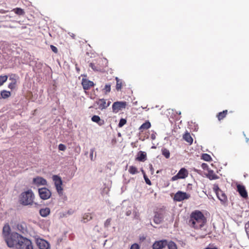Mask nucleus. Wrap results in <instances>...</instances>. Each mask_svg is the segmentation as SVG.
<instances>
[{"instance_id": "nucleus-6", "label": "nucleus", "mask_w": 249, "mask_h": 249, "mask_svg": "<svg viewBox=\"0 0 249 249\" xmlns=\"http://www.w3.org/2000/svg\"><path fill=\"white\" fill-rule=\"evenodd\" d=\"M126 102L125 101H117L113 103L112 109V112L117 113L119 111L124 109L126 106Z\"/></svg>"}, {"instance_id": "nucleus-41", "label": "nucleus", "mask_w": 249, "mask_h": 249, "mask_svg": "<svg viewBox=\"0 0 249 249\" xmlns=\"http://www.w3.org/2000/svg\"><path fill=\"white\" fill-rule=\"evenodd\" d=\"M111 221V219L110 218L107 219L104 223L105 227H106V228L108 227L110 225Z\"/></svg>"}, {"instance_id": "nucleus-29", "label": "nucleus", "mask_w": 249, "mask_h": 249, "mask_svg": "<svg viewBox=\"0 0 249 249\" xmlns=\"http://www.w3.org/2000/svg\"><path fill=\"white\" fill-rule=\"evenodd\" d=\"M201 159L206 161H210L212 160L211 157L209 154L206 153L202 154Z\"/></svg>"}, {"instance_id": "nucleus-40", "label": "nucleus", "mask_w": 249, "mask_h": 249, "mask_svg": "<svg viewBox=\"0 0 249 249\" xmlns=\"http://www.w3.org/2000/svg\"><path fill=\"white\" fill-rule=\"evenodd\" d=\"M133 218L135 219H138L140 217V213L138 212L134 211L133 212Z\"/></svg>"}, {"instance_id": "nucleus-51", "label": "nucleus", "mask_w": 249, "mask_h": 249, "mask_svg": "<svg viewBox=\"0 0 249 249\" xmlns=\"http://www.w3.org/2000/svg\"><path fill=\"white\" fill-rule=\"evenodd\" d=\"M201 167L203 169H205L208 167V165L206 163H202Z\"/></svg>"}, {"instance_id": "nucleus-32", "label": "nucleus", "mask_w": 249, "mask_h": 249, "mask_svg": "<svg viewBox=\"0 0 249 249\" xmlns=\"http://www.w3.org/2000/svg\"><path fill=\"white\" fill-rule=\"evenodd\" d=\"M151 126V124L149 122L143 123L140 127V129H147Z\"/></svg>"}, {"instance_id": "nucleus-2", "label": "nucleus", "mask_w": 249, "mask_h": 249, "mask_svg": "<svg viewBox=\"0 0 249 249\" xmlns=\"http://www.w3.org/2000/svg\"><path fill=\"white\" fill-rule=\"evenodd\" d=\"M35 195L32 190L22 192L19 197V202L24 206L32 205L34 203Z\"/></svg>"}, {"instance_id": "nucleus-31", "label": "nucleus", "mask_w": 249, "mask_h": 249, "mask_svg": "<svg viewBox=\"0 0 249 249\" xmlns=\"http://www.w3.org/2000/svg\"><path fill=\"white\" fill-rule=\"evenodd\" d=\"M227 113V110H225L222 112H219L217 115V117L219 120H221L223 119L224 117H225L226 114Z\"/></svg>"}, {"instance_id": "nucleus-7", "label": "nucleus", "mask_w": 249, "mask_h": 249, "mask_svg": "<svg viewBox=\"0 0 249 249\" xmlns=\"http://www.w3.org/2000/svg\"><path fill=\"white\" fill-rule=\"evenodd\" d=\"M188 176V171L185 168H181L178 174L171 178L172 181H175L178 179H184Z\"/></svg>"}, {"instance_id": "nucleus-14", "label": "nucleus", "mask_w": 249, "mask_h": 249, "mask_svg": "<svg viewBox=\"0 0 249 249\" xmlns=\"http://www.w3.org/2000/svg\"><path fill=\"white\" fill-rule=\"evenodd\" d=\"M11 229L8 224H6L3 227L2 230V236L3 237L4 240H6L7 238H8L11 233H10Z\"/></svg>"}, {"instance_id": "nucleus-49", "label": "nucleus", "mask_w": 249, "mask_h": 249, "mask_svg": "<svg viewBox=\"0 0 249 249\" xmlns=\"http://www.w3.org/2000/svg\"><path fill=\"white\" fill-rule=\"evenodd\" d=\"M156 133H152L151 135V138L152 140H154L156 139Z\"/></svg>"}, {"instance_id": "nucleus-43", "label": "nucleus", "mask_w": 249, "mask_h": 249, "mask_svg": "<svg viewBox=\"0 0 249 249\" xmlns=\"http://www.w3.org/2000/svg\"><path fill=\"white\" fill-rule=\"evenodd\" d=\"M143 178L146 183L148 185H150L151 184V181L144 174L143 175Z\"/></svg>"}, {"instance_id": "nucleus-53", "label": "nucleus", "mask_w": 249, "mask_h": 249, "mask_svg": "<svg viewBox=\"0 0 249 249\" xmlns=\"http://www.w3.org/2000/svg\"><path fill=\"white\" fill-rule=\"evenodd\" d=\"M204 249H218L216 247H214V248L207 247V248H205Z\"/></svg>"}, {"instance_id": "nucleus-44", "label": "nucleus", "mask_w": 249, "mask_h": 249, "mask_svg": "<svg viewBox=\"0 0 249 249\" xmlns=\"http://www.w3.org/2000/svg\"><path fill=\"white\" fill-rule=\"evenodd\" d=\"M94 151H95V148H91L90 150L89 157H90V158L91 160H94V159H93V153H94Z\"/></svg>"}, {"instance_id": "nucleus-17", "label": "nucleus", "mask_w": 249, "mask_h": 249, "mask_svg": "<svg viewBox=\"0 0 249 249\" xmlns=\"http://www.w3.org/2000/svg\"><path fill=\"white\" fill-rule=\"evenodd\" d=\"M96 104L98 106V108L101 110L107 108L106 100L104 98L97 100Z\"/></svg>"}, {"instance_id": "nucleus-22", "label": "nucleus", "mask_w": 249, "mask_h": 249, "mask_svg": "<svg viewBox=\"0 0 249 249\" xmlns=\"http://www.w3.org/2000/svg\"><path fill=\"white\" fill-rule=\"evenodd\" d=\"M183 139L190 144H192L193 139L191 137L190 134L188 132H186L183 136Z\"/></svg>"}, {"instance_id": "nucleus-18", "label": "nucleus", "mask_w": 249, "mask_h": 249, "mask_svg": "<svg viewBox=\"0 0 249 249\" xmlns=\"http://www.w3.org/2000/svg\"><path fill=\"white\" fill-rule=\"evenodd\" d=\"M17 230L21 233L24 234L27 232V228L25 223H22L17 225Z\"/></svg>"}, {"instance_id": "nucleus-20", "label": "nucleus", "mask_w": 249, "mask_h": 249, "mask_svg": "<svg viewBox=\"0 0 249 249\" xmlns=\"http://www.w3.org/2000/svg\"><path fill=\"white\" fill-rule=\"evenodd\" d=\"M136 159L140 161H144L146 160V154L143 151H139Z\"/></svg>"}, {"instance_id": "nucleus-46", "label": "nucleus", "mask_w": 249, "mask_h": 249, "mask_svg": "<svg viewBox=\"0 0 249 249\" xmlns=\"http://www.w3.org/2000/svg\"><path fill=\"white\" fill-rule=\"evenodd\" d=\"M130 249H140V248L137 244H134L131 246Z\"/></svg>"}, {"instance_id": "nucleus-38", "label": "nucleus", "mask_w": 249, "mask_h": 249, "mask_svg": "<svg viewBox=\"0 0 249 249\" xmlns=\"http://www.w3.org/2000/svg\"><path fill=\"white\" fill-rule=\"evenodd\" d=\"M126 123V120L125 119H121L120 120V122L118 124V126L119 127H123L125 124Z\"/></svg>"}, {"instance_id": "nucleus-48", "label": "nucleus", "mask_w": 249, "mask_h": 249, "mask_svg": "<svg viewBox=\"0 0 249 249\" xmlns=\"http://www.w3.org/2000/svg\"><path fill=\"white\" fill-rule=\"evenodd\" d=\"M131 213V210L130 209H128L125 212V214L126 216H129Z\"/></svg>"}, {"instance_id": "nucleus-21", "label": "nucleus", "mask_w": 249, "mask_h": 249, "mask_svg": "<svg viewBox=\"0 0 249 249\" xmlns=\"http://www.w3.org/2000/svg\"><path fill=\"white\" fill-rule=\"evenodd\" d=\"M50 213V209L49 208L41 209L39 211L40 215L43 217L47 216Z\"/></svg>"}, {"instance_id": "nucleus-30", "label": "nucleus", "mask_w": 249, "mask_h": 249, "mask_svg": "<svg viewBox=\"0 0 249 249\" xmlns=\"http://www.w3.org/2000/svg\"><path fill=\"white\" fill-rule=\"evenodd\" d=\"M166 245L168 246V249H177L176 244L173 241L167 242Z\"/></svg>"}, {"instance_id": "nucleus-28", "label": "nucleus", "mask_w": 249, "mask_h": 249, "mask_svg": "<svg viewBox=\"0 0 249 249\" xmlns=\"http://www.w3.org/2000/svg\"><path fill=\"white\" fill-rule=\"evenodd\" d=\"M91 120L95 123H98L99 125H102V123H101V120L99 116L97 115H94L91 118Z\"/></svg>"}, {"instance_id": "nucleus-33", "label": "nucleus", "mask_w": 249, "mask_h": 249, "mask_svg": "<svg viewBox=\"0 0 249 249\" xmlns=\"http://www.w3.org/2000/svg\"><path fill=\"white\" fill-rule=\"evenodd\" d=\"M15 13L18 15H23L24 14V12L23 9L20 8H16L13 10Z\"/></svg>"}, {"instance_id": "nucleus-39", "label": "nucleus", "mask_w": 249, "mask_h": 249, "mask_svg": "<svg viewBox=\"0 0 249 249\" xmlns=\"http://www.w3.org/2000/svg\"><path fill=\"white\" fill-rule=\"evenodd\" d=\"M213 189L216 194H219V193H221L222 191L219 188L217 185H214Z\"/></svg>"}, {"instance_id": "nucleus-11", "label": "nucleus", "mask_w": 249, "mask_h": 249, "mask_svg": "<svg viewBox=\"0 0 249 249\" xmlns=\"http://www.w3.org/2000/svg\"><path fill=\"white\" fill-rule=\"evenodd\" d=\"M33 183L36 186L47 185V181L42 177L37 176L33 179Z\"/></svg>"}, {"instance_id": "nucleus-52", "label": "nucleus", "mask_w": 249, "mask_h": 249, "mask_svg": "<svg viewBox=\"0 0 249 249\" xmlns=\"http://www.w3.org/2000/svg\"><path fill=\"white\" fill-rule=\"evenodd\" d=\"M110 104H111V102L109 101H108L107 102V103L106 102L107 108L110 106Z\"/></svg>"}, {"instance_id": "nucleus-1", "label": "nucleus", "mask_w": 249, "mask_h": 249, "mask_svg": "<svg viewBox=\"0 0 249 249\" xmlns=\"http://www.w3.org/2000/svg\"><path fill=\"white\" fill-rule=\"evenodd\" d=\"M206 222L205 218L200 211H196L192 213L189 224L195 229H201Z\"/></svg>"}, {"instance_id": "nucleus-37", "label": "nucleus", "mask_w": 249, "mask_h": 249, "mask_svg": "<svg viewBox=\"0 0 249 249\" xmlns=\"http://www.w3.org/2000/svg\"><path fill=\"white\" fill-rule=\"evenodd\" d=\"M105 94L109 93L111 90V85L110 84H106L103 89Z\"/></svg>"}, {"instance_id": "nucleus-54", "label": "nucleus", "mask_w": 249, "mask_h": 249, "mask_svg": "<svg viewBox=\"0 0 249 249\" xmlns=\"http://www.w3.org/2000/svg\"><path fill=\"white\" fill-rule=\"evenodd\" d=\"M249 139L248 138H246V142H248L249 141Z\"/></svg>"}, {"instance_id": "nucleus-3", "label": "nucleus", "mask_w": 249, "mask_h": 249, "mask_svg": "<svg viewBox=\"0 0 249 249\" xmlns=\"http://www.w3.org/2000/svg\"><path fill=\"white\" fill-rule=\"evenodd\" d=\"M22 236L16 232H13L11 233L10 236L5 240V241L9 248L17 249Z\"/></svg>"}, {"instance_id": "nucleus-42", "label": "nucleus", "mask_w": 249, "mask_h": 249, "mask_svg": "<svg viewBox=\"0 0 249 249\" xmlns=\"http://www.w3.org/2000/svg\"><path fill=\"white\" fill-rule=\"evenodd\" d=\"M58 149L60 151H65L66 149V146L63 144H59L58 145Z\"/></svg>"}, {"instance_id": "nucleus-8", "label": "nucleus", "mask_w": 249, "mask_h": 249, "mask_svg": "<svg viewBox=\"0 0 249 249\" xmlns=\"http://www.w3.org/2000/svg\"><path fill=\"white\" fill-rule=\"evenodd\" d=\"M38 191L40 197L43 200L49 199L52 195L51 191L45 187L39 188Z\"/></svg>"}, {"instance_id": "nucleus-13", "label": "nucleus", "mask_w": 249, "mask_h": 249, "mask_svg": "<svg viewBox=\"0 0 249 249\" xmlns=\"http://www.w3.org/2000/svg\"><path fill=\"white\" fill-rule=\"evenodd\" d=\"M237 191L242 197L246 198L248 197V193L244 186L238 184L237 185Z\"/></svg>"}, {"instance_id": "nucleus-19", "label": "nucleus", "mask_w": 249, "mask_h": 249, "mask_svg": "<svg viewBox=\"0 0 249 249\" xmlns=\"http://www.w3.org/2000/svg\"><path fill=\"white\" fill-rule=\"evenodd\" d=\"M15 75L10 76L9 80L11 82L8 85V88L11 89H14L16 88L17 86V79L15 78Z\"/></svg>"}, {"instance_id": "nucleus-24", "label": "nucleus", "mask_w": 249, "mask_h": 249, "mask_svg": "<svg viewBox=\"0 0 249 249\" xmlns=\"http://www.w3.org/2000/svg\"><path fill=\"white\" fill-rule=\"evenodd\" d=\"M216 196L218 199L223 202H225L227 200L226 196L222 191L221 193H219V194H216Z\"/></svg>"}, {"instance_id": "nucleus-16", "label": "nucleus", "mask_w": 249, "mask_h": 249, "mask_svg": "<svg viewBox=\"0 0 249 249\" xmlns=\"http://www.w3.org/2000/svg\"><path fill=\"white\" fill-rule=\"evenodd\" d=\"M163 219V216L161 213H155L153 221L156 224H159L161 223Z\"/></svg>"}, {"instance_id": "nucleus-35", "label": "nucleus", "mask_w": 249, "mask_h": 249, "mask_svg": "<svg viewBox=\"0 0 249 249\" xmlns=\"http://www.w3.org/2000/svg\"><path fill=\"white\" fill-rule=\"evenodd\" d=\"M128 171L130 174H131L132 175H134L138 173V170H137V168L133 166H131L129 167Z\"/></svg>"}, {"instance_id": "nucleus-10", "label": "nucleus", "mask_w": 249, "mask_h": 249, "mask_svg": "<svg viewBox=\"0 0 249 249\" xmlns=\"http://www.w3.org/2000/svg\"><path fill=\"white\" fill-rule=\"evenodd\" d=\"M36 244L39 249H50V243L44 239H36Z\"/></svg>"}, {"instance_id": "nucleus-23", "label": "nucleus", "mask_w": 249, "mask_h": 249, "mask_svg": "<svg viewBox=\"0 0 249 249\" xmlns=\"http://www.w3.org/2000/svg\"><path fill=\"white\" fill-rule=\"evenodd\" d=\"M92 219L91 214L90 213H85L83 214L82 221L86 223Z\"/></svg>"}, {"instance_id": "nucleus-12", "label": "nucleus", "mask_w": 249, "mask_h": 249, "mask_svg": "<svg viewBox=\"0 0 249 249\" xmlns=\"http://www.w3.org/2000/svg\"><path fill=\"white\" fill-rule=\"evenodd\" d=\"M167 244L166 240H162L156 241L153 245V249H162Z\"/></svg>"}, {"instance_id": "nucleus-25", "label": "nucleus", "mask_w": 249, "mask_h": 249, "mask_svg": "<svg viewBox=\"0 0 249 249\" xmlns=\"http://www.w3.org/2000/svg\"><path fill=\"white\" fill-rule=\"evenodd\" d=\"M115 79L116 80V89L118 91L120 90L122 86V80L120 79L118 77H116L115 78Z\"/></svg>"}, {"instance_id": "nucleus-50", "label": "nucleus", "mask_w": 249, "mask_h": 249, "mask_svg": "<svg viewBox=\"0 0 249 249\" xmlns=\"http://www.w3.org/2000/svg\"><path fill=\"white\" fill-rule=\"evenodd\" d=\"M149 169H150V171H151V174H153L154 173V169L152 166V165H151V164L149 165Z\"/></svg>"}, {"instance_id": "nucleus-36", "label": "nucleus", "mask_w": 249, "mask_h": 249, "mask_svg": "<svg viewBox=\"0 0 249 249\" xmlns=\"http://www.w3.org/2000/svg\"><path fill=\"white\" fill-rule=\"evenodd\" d=\"M8 78V76L7 75H0V86L3 85V84L5 82Z\"/></svg>"}, {"instance_id": "nucleus-27", "label": "nucleus", "mask_w": 249, "mask_h": 249, "mask_svg": "<svg viewBox=\"0 0 249 249\" xmlns=\"http://www.w3.org/2000/svg\"><path fill=\"white\" fill-rule=\"evenodd\" d=\"M208 177L211 180L216 179L218 178L217 176L216 175L212 170L209 171Z\"/></svg>"}, {"instance_id": "nucleus-4", "label": "nucleus", "mask_w": 249, "mask_h": 249, "mask_svg": "<svg viewBox=\"0 0 249 249\" xmlns=\"http://www.w3.org/2000/svg\"><path fill=\"white\" fill-rule=\"evenodd\" d=\"M17 249H33L32 242L30 240L22 236Z\"/></svg>"}, {"instance_id": "nucleus-26", "label": "nucleus", "mask_w": 249, "mask_h": 249, "mask_svg": "<svg viewBox=\"0 0 249 249\" xmlns=\"http://www.w3.org/2000/svg\"><path fill=\"white\" fill-rule=\"evenodd\" d=\"M11 95V92L6 90H2L0 92V96L3 99H6Z\"/></svg>"}, {"instance_id": "nucleus-9", "label": "nucleus", "mask_w": 249, "mask_h": 249, "mask_svg": "<svg viewBox=\"0 0 249 249\" xmlns=\"http://www.w3.org/2000/svg\"><path fill=\"white\" fill-rule=\"evenodd\" d=\"M190 195L185 192L178 191L174 195V200L176 201H181L185 199L189 198Z\"/></svg>"}, {"instance_id": "nucleus-15", "label": "nucleus", "mask_w": 249, "mask_h": 249, "mask_svg": "<svg viewBox=\"0 0 249 249\" xmlns=\"http://www.w3.org/2000/svg\"><path fill=\"white\" fill-rule=\"evenodd\" d=\"M82 85L85 90H88L94 86V83L92 81L83 78L82 81Z\"/></svg>"}, {"instance_id": "nucleus-5", "label": "nucleus", "mask_w": 249, "mask_h": 249, "mask_svg": "<svg viewBox=\"0 0 249 249\" xmlns=\"http://www.w3.org/2000/svg\"><path fill=\"white\" fill-rule=\"evenodd\" d=\"M54 181L55 187L59 195H62L63 193L62 180L61 178L57 175H53L52 177Z\"/></svg>"}, {"instance_id": "nucleus-47", "label": "nucleus", "mask_w": 249, "mask_h": 249, "mask_svg": "<svg viewBox=\"0 0 249 249\" xmlns=\"http://www.w3.org/2000/svg\"><path fill=\"white\" fill-rule=\"evenodd\" d=\"M89 67L92 69L94 71H98V69H96L95 66V64L94 63H90L89 64Z\"/></svg>"}, {"instance_id": "nucleus-34", "label": "nucleus", "mask_w": 249, "mask_h": 249, "mask_svg": "<svg viewBox=\"0 0 249 249\" xmlns=\"http://www.w3.org/2000/svg\"><path fill=\"white\" fill-rule=\"evenodd\" d=\"M162 154L167 159L170 157V152L166 148L162 149Z\"/></svg>"}, {"instance_id": "nucleus-45", "label": "nucleus", "mask_w": 249, "mask_h": 249, "mask_svg": "<svg viewBox=\"0 0 249 249\" xmlns=\"http://www.w3.org/2000/svg\"><path fill=\"white\" fill-rule=\"evenodd\" d=\"M50 47H51V49H52V51L53 52H54V53H57L58 50H57V48L56 47H55L53 45H51L50 46Z\"/></svg>"}]
</instances>
